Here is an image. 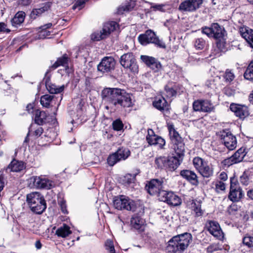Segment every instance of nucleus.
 Segmentation results:
<instances>
[{
    "mask_svg": "<svg viewBox=\"0 0 253 253\" xmlns=\"http://www.w3.org/2000/svg\"><path fill=\"white\" fill-rule=\"evenodd\" d=\"M26 201L31 210L36 214H42L46 208L44 197L39 192H34L27 194Z\"/></svg>",
    "mask_w": 253,
    "mask_h": 253,
    "instance_id": "7ed1b4c3",
    "label": "nucleus"
},
{
    "mask_svg": "<svg viewBox=\"0 0 253 253\" xmlns=\"http://www.w3.org/2000/svg\"><path fill=\"white\" fill-rule=\"evenodd\" d=\"M50 31L46 30L41 29L39 33V38L40 39L46 38L48 36H50Z\"/></svg>",
    "mask_w": 253,
    "mask_h": 253,
    "instance_id": "4d7b16f0",
    "label": "nucleus"
},
{
    "mask_svg": "<svg viewBox=\"0 0 253 253\" xmlns=\"http://www.w3.org/2000/svg\"><path fill=\"white\" fill-rule=\"evenodd\" d=\"M32 0H19V3L21 5L27 6L31 3Z\"/></svg>",
    "mask_w": 253,
    "mask_h": 253,
    "instance_id": "69168bd1",
    "label": "nucleus"
},
{
    "mask_svg": "<svg viewBox=\"0 0 253 253\" xmlns=\"http://www.w3.org/2000/svg\"><path fill=\"white\" fill-rule=\"evenodd\" d=\"M34 116L35 122L38 125H42L47 122L48 116L44 111H40L38 109L36 110Z\"/></svg>",
    "mask_w": 253,
    "mask_h": 253,
    "instance_id": "bb28decb",
    "label": "nucleus"
},
{
    "mask_svg": "<svg viewBox=\"0 0 253 253\" xmlns=\"http://www.w3.org/2000/svg\"><path fill=\"white\" fill-rule=\"evenodd\" d=\"M159 159L161 160L164 167L170 171L176 169L183 160L176 156L168 158L160 156Z\"/></svg>",
    "mask_w": 253,
    "mask_h": 253,
    "instance_id": "9d476101",
    "label": "nucleus"
},
{
    "mask_svg": "<svg viewBox=\"0 0 253 253\" xmlns=\"http://www.w3.org/2000/svg\"><path fill=\"white\" fill-rule=\"evenodd\" d=\"M30 131L35 137H37L41 135V134L43 133V130L41 126H37L36 127L34 128V130H33V128L32 126L30 128Z\"/></svg>",
    "mask_w": 253,
    "mask_h": 253,
    "instance_id": "3c124183",
    "label": "nucleus"
},
{
    "mask_svg": "<svg viewBox=\"0 0 253 253\" xmlns=\"http://www.w3.org/2000/svg\"><path fill=\"white\" fill-rule=\"evenodd\" d=\"M195 168L205 178H209L213 175V169L208 162L199 157H195L193 160Z\"/></svg>",
    "mask_w": 253,
    "mask_h": 253,
    "instance_id": "39448f33",
    "label": "nucleus"
},
{
    "mask_svg": "<svg viewBox=\"0 0 253 253\" xmlns=\"http://www.w3.org/2000/svg\"><path fill=\"white\" fill-rule=\"evenodd\" d=\"M240 32L242 37L253 48V30L247 27H243L240 28Z\"/></svg>",
    "mask_w": 253,
    "mask_h": 253,
    "instance_id": "5701e85b",
    "label": "nucleus"
},
{
    "mask_svg": "<svg viewBox=\"0 0 253 253\" xmlns=\"http://www.w3.org/2000/svg\"><path fill=\"white\" fill-rule=\"evenodd\" d=\"M243 244L249 248L253 247V237L246 236L243 239Z\"/></svg>",
    "mask_w": 253,
    "mask_h": 253,
    "instance_id": "603ef678",
    "label": "nucleus"
},
{
    "mask_svg": "<svg viewBox=\"0 0 253 253\" xmlns=\"http://www.w3.org/2000/svg\"><path fill=\"white\" fill-rule=\"evenodd\" d=\"M130 225L132 228L139 231H142L145 228V221L139 216H133L130 220Z\"/></svg>",
    "mask_w": 253,
    "mask_h": 253,
    "instance_id": "b1692460",
    "label": "nucleus"
},
{
    "mask_svg": "<svg viewBox=\"0 0 253 253\" xmlns=\"http://www.w3.org/2000/svg\"><path fill=\"white\" fill-rule=\"evenodd\" d=\"M130 155V150L126 147H122L117 151L108 156L107 163L110 166H113L118 162L126 160Z\"/></svg>",
    "mask_w": 253,
    "mask_h": 253,
    "instance_id": "423d86ee",
    "label": "nucleus"
},
{
    "mask_svg": "<svg viewBox=\"0 0 253 253\" xmlns=\"http://www.w3.org/2000/svg\"><path fill=\"white\" fill-rule=\"evenodd\" d=\"M107 37L103 30L100 32H94L91 36V39L94 41H99Z\"/></svg>",
    "mask_w": 253,
    "mask_h": 253,
    "instance_id": "49530a36",
    "label": "nucleus"
},
{
    "mask_svg": "<svg viewBox=\"0 0 253 253\" xmlns=\"http://www.w3.org/2000/svg\"><path fill=\"white\" fill-rule=\"evenodd\" d=\"M193 108L195 111L210 113L214 110V106L208 100H197L193 103Z\"/></svg>",
    "mask_w": 253,
    "mask_h": 253,
    "instance_id": "9b49d317",
    "label": "nucleus"
},
{
    "mask_svg": "<svg viewBox=\"0 0 253 253\" xmlns=\"http://www.w3.org/2000/svg\"><path fill=\"white\" fill-rule=\"evenodd\" d=\"M244 78L248 80H253V60L248 65L244 74Z\"/></svg>",
    "mask_w": 253,
    "mask_h": 253,
    "instance_id": "79ce46f5",
    "label": "nucleus"
},
{
    "mask_svg": "<svg viewBox=\"0 0 253 253\" xmlns=\"http://www.w3.org/2000/svg\"><path fill=\"white\" fill-rule=\"evenodd\" d=\"M113 203L114 207L118 210H126L134 211L137 208L135 202L125 195L115 197Z\"/></svg>",
    "mask_w": 253,
    "mask_h": 253,
    "instance_id": "20e7f679",
    "label": "nucleus"
},
{
    "mask_svg": "<svg viewBox=\"0 0 253 253\" xmlns=\"http://www.w3.org/2000/svg\"><path fill=\"white\" fill-rule=\"evenodd\" d=\"M106 249L109 250L110 253H115V250L113 243L111 240H107L105 243Z\"/></svg>",
    "mask_w": 253,
    "mask_h": 253,
    "instance_id": "6e6d98bb",
    "label": "nucleus"
},
{
    "mask_svg": "<svg viewBox=\"0 0 253 253\" xmlns=\"http://www.w3.org/2000/svg\"><path fill=\"white\" fill-rule=\"evenodd\" d=\"M230 108L237 117L241 119H245L249 115L247 106L236 104H231Z\"/></svg>",
    "mask_w": 253,
    "mask_h": 253,
    "instance_id": "a211bd4d",
    "label": "nucleus"
},
{
    "mask_svg": "<svg viewBox=\"0 0 253 253\" xmlns=\"http://www.w3.org/2000/svg\"><path fill=\"white\" fill-rule=\"evenodd\" d=\"M112 126L115 130L119 131L123 128L124 125L120 119H117L113 122Z\"/></svg>",
    "mask_w": 253,
    "mask_h": 253,
    "instance_id": "09e8293b",
    "label": "nucleus"
},
{
    "mask_svg": "<svg viewBox=\"0 0 253 253\" xmlns=\"http://www.w3.org/2000/svg\"><path fill=\"white\" fill-rule=\"evenodd\" d=\"M169 5H159V11H166L167 9H169Z\"/></svg>",
    "mask_w": 253,
    "mask_h": 253,
    "instance_id": "338daca9",
    "label": "nucleus"
},
{
    "mask_svg": "<svg viewBox=\"0 0 253 253\" xmlns=\"http://www.w3.org/2000/svg\"><path fill=\"white\" fill-rule=\"evenodd\" d=\"M53 98V96L49 94H45L41 97V104L44 107L48 108L50 103Z\"/></svg>",
    "mask_w": 253,
    "mask_h": 253,
    "instance_id": "a19ab883",
    "label": "nucleus"
},
{
    "mask_svg": "<svg viewBox=\"0 0 253 253\" xmlns=\"http://www.w3.org/2000/svg\"><path fill=\"white\" fill-rule=\"evenodd\" d=\"M25 168V164L22 161H18L13 160L8 165V169L11 171L18 172L22 170Z\"/></svg>",
    "mask_w": 253,
    "mask_h": 253,
    "instance_id": "7c9ffc66",
    "label": "nucleus"
},
{
    "mask_svg": "<svg viewBox=\"0 0 253 253\" xmlns=\"http://www.w3.org/2000/svg\"><path fill=\"white\" fill-rule=\"evenodd\" d=\"M140 59L147 66L157 71L158 63L156 58L147 55H141Z\"/></svg>",
    "mask_w": 253,
    "mask_h": 253,
    "instance_id": "393cba45",
    "label": "nucleus"
},
{
    "mask_svg": "<svg viewBox=\"0 0 253 253\" xmlns=\"http://www.w3.org/2000/svg\"><path fill=\"white\" fill-rule=\"evenodd\" d=\"M202 33L208 37H212L211 26V27H205L202 28Z\"/></svg>",
    "mask_w": 253,
    "mask_h": 253,
    "instance_id": "bf43d9fd",
    "label": "nucleus"
},
{
    "mask_svg": "<svg viewBox=\"0 0 253 253\" xmlns=\"http://www.w3.org/2000/svg\"><path fill=\"white\" fill-rule=\"evenodd\" d=\"M203 3V0H185L179 6V9L181 11L193 12L199 8Z\"/></svg>",
    "mask_w": 253,
    "mask_h": 253,
    "instance_id": "f8f14e48",
    "label": "nucleus"
},
{
    "mask_svg": "<svg viewBox=\"0 0 253 253\" xmlns=\"http://www.w3.org/2000/svg\"><path fill=\"white\" fill-rule=\"evenodd\" d=\"M208 231L214 237L218 239H221L223 237V233L221 229L219 224L215 221H208L206 224Z\"/></svg>",
    "mask_w": 253,
    "mask_h": 253,
    "instance_id": "2eb2a0df",
    "label": "nucleus"
},
{
    "mask_svg": "<svg viewBox=\"0 0 253 253\" xmlns=\"http://www.w3.org/2000/svg\"><path fill=\"white\" fill-rule=\"evenodd\" d=\"M120 62L122 66L125 68H128L133 72L137 71L138 66L132 53L128 52L123 54L121 57Z\"/></svg>",
    "mask_w": 253,
    "mask_h": 253,
    "instance_id": "1a4fd4ad",
    "label": "nucleus"
},
{
    "mask_svg": "<svg viewBox=\"0 0 253 253\" xmlns=\"http://www.w3.org/2000/svg\"><path fill=\"white\" fill-rule=\"evenodd\" d=\"M34 184L38 188L49 189L54 186V183L45 177H35L34 179Z\"/></svg>",
    "mask_w": 253,
    "mask_h": 253,
    "instance_id": "6ab92c4d",
    "label": "nucleus"
},
{
    "mask_svg": "<svg viewBox=\"0 0 253 253\" xmlns=\"http://www.w3.org/2000/svg\"><path fill=\"white\" fill-rule=\"evenodd\" d=\"M72 233L70 228L67 225L64 224L59 227L55 232V235L59 237L66 238Z\"/></svg>",
    "mask_w": 253,
    "mask_h": 253,
    "instance_id": "c756f323",
    "label": "nucleus"
},
{
    "mask_svg": "<svg viewBox=\"0 0 253 253\" xmlns=\"http://www.w3.org/2000/svg\"><path fill=\"white\" fill-rule=\"evenodd\" d=\"M146 140L150 145H156L158 143V136L154 134L152 129H149Z\"/></svg>",
    "mask_w": 253,
    "mask_h": 253,
    "instance_id": "e433bc0d",
    "label": "nucleus"
},
{
    "mask_svg": "<svg viewBox=\"0 0 253 253\" xmlns=\"http://www.w3.org/2000/svg\"><path fill=\"white\" fill-rule=\"evenodd\" d=\"M246 155L245 149H238L232 156L225 159L223 164L228 167L241 162Z\"/></svg>",
    "mask_w": 253,
    "mask_h": 253,
    "instance_id": "dca6fc26",
    "label": "nucleus"
},
{
    "mask_svg": "<svg viewBox=\"0 0 253 253\" xmlns=\"http://www.w3.org/2000/svg\"><path fill=\"white\" fill-rule=\"evenodd\" d=\"M168 128L169 132L170 139L172 144L183 141V139L181 137L179 133L176 130L174 125L168 124Z\"/></svg>",
    "mask_w": 253,
    "mask_h": 253,
    "instance_id": "4be33fe9",
    "label": "nucleus"
},
{
    "mask_svg": "<svg viewBox=\"0 0 253 253\" xmlns=\"http://www.w3.org/2000/svg\"><path fill=\"white\" fill-rule=\"evenodd\" d=\"M240 182L245 185H247L252 180V175L249 171H245L240 177Z\"/></svg>",
    "mask_w": 253,
    "mask_h": 253,
    "instance_id": "37998d69",
    "label": "nucleus"
},
{
    "mask_svg": "<svg viewBox=\"0 0 253 253\" xmlns=\"http://www.w3.org/2000/svg\"><path fill=\"white\" fill-rule=\"evenodd\" d=\"M223 78L225 83H230L234 80L235 76L232 70L228 69L223 75Z\"/></svg>",
    "mask_w": 253,
    "mask_h": 253,
    "instance_id": "58836bf2",
    "label": "nucleus"
},
{
    "mask_svg": "<svg viewBox=\"0 0 253 253\" xmlns=\"http://www.w3.org/2000/svg\"><path fill=\"white\" fill-rule=\"evenodd\" d=\"M218 250L217 245L215 244H212L210 245L207 249V252L212 253L214 251H216Z\"/></svg>",
    "mask_w": 253,
    "mask_h": 253,
    "instance_id": "680f3d73",
    "label": "nucleus"
},
{
    "mask_svg": "<svg viewBox=\"0 0 253 253\" xmlns=\"http://www.w3.org/2000/svg\"><path fill=\"white\" fill-rule=\"evenodd\" d=\"M26 108H27V111L28 112V113L29 114H32V113L35 114V110H34V106H33V104H29L27 105Z\"/></svg>",
    "mask_w": 253,
    "mask_h": 253,
    "instance_id": "0e129e2a",
    "label": "nucleus"
},
{
    "mask_svg": "<svg viewBox=\"0 0 253 253\" xmlns=\"http://www.w3.org/2000/svg\"><path fill=\"white\" fill-rule=\"evenodd\" d=\"M87 0H77L74 5L73 6V9H75L76 8H78L79 10H80L83 7L85 2H86Z\"/></svg>",
    "mask_w": 253,
    "mask_h": 253,
    "instance_id": "5fc2aeb1",
    "label": "nucleus"
},
{
    "mask_svg": "<svg viewBox=\"0 0 253 253\" xmlns=\"http://www.w3.org/2000/svg\"><path fill=\"white\" fill-rule=\"evenodd\" d=\"M69 58L66 54H64L62 57L57 59V61L51 67L52 69H55L60 66H62L65 68L66 70L68 69V62Z\"/></svg>",
    "mask_w": 253,
    "mask_h": 253,
    "instance_id": "c85d7f7f",
    "label": "nucleus"
},
{
    "mask_svg": "<svg viewBox=\"0 0 253 253\" xmlns=\"http://www.w3.org/2000/svg\"><path fill=\"white\" fill-rule=\"evenodd\" d=\"M221 139L224 145L230 150L234 149L237 146L236 137L230 132H223Z\"/></svg>",
    "mask_w": 253,
    "mask_h": 253,
    "instance_id": "f3484780",
    "label": "nucleus"
},
{
    "mask_svg": "<svg viewBox=\"0 0 253 253\" xmlns=\"http://www.w3.org/2000/svg\"><path fill=\"white\" fill-rule=\"evenodd\" d=\"M215 188L216 192H220L225 190V185L223 182L218 181L215 184Z\"/></svg>",
    "mask_w": 253,
    "mask_h": 253,
    "instance_id": "864d4df0",
    "label": "nucleus"
},
{
    "mask_svg": "<svg viewBox=\"0 0 253 253\" xmlns=\"http://www.w3.org/2000/svg\"><path fill=\"white\" fill-rule=\"evenodd\" d=\"M52 3L51 2H47L42 4V6L39 8L34 9L31 13L30 16L33 19H36L38 16L41 15L42 13L48 10Z\"/></svg>",
    "mask_w": 253,
    "mask_h": 253,
    "instance_id": "a878e982",
    "label": "nucleus"
},
{
    "mask_svg": "<svg viewBox=\"0 0 253 253\" xmlns=\"http://www.w3.org/2000/svg\"><path fill=\"white\" fill-rule=\"evenodd\" d=\"M159 110L163 111L165 114L169 112V106L164 98L162 99L159 98Z\"/></svg>",
    "mask_w": 253,
    "mask_h": 253,
    "instance_id": "a18cd8bd",
    "label": "nucleus"
},
{
    "mask_svg": "<svg viewBox=\"0 0 253 253\" xmlns=\"http://www.w3.org/2000/svg\"><path fill=\"white\" fill-rule=\"evenodd\" d=\"M116 62L112 57H104L97 66L98 70L102 73L109 72L115 68Z\"/></svg>",
    "mask_w": 253,
    "mask_h": 253,
    "instance_id": "4468645a",
    "label": "nucleus"
},
{
    "mask_svg": "<svg viewBox=\"0 0 253 253\" xmlns=\"http://www.w3.org/2000/svg\"><path fill=\"white\" fill-rule=\"evenodd\" d=\"M166 141L165 140L159 136V153L166 154L168 155L169 151V147L168 148L165 147Z\"/></svg>",
    "mask_w": 253,
    "mask_h": 253,
    "instance_id": "c03bdc74",
    "label": "nucleus"
},
{
    "mask_svg": "<svg viewBox=\"0 0 253 253\" xmlns=\"http://www.w3.org/2000/svg\"><path fill=\"white\" fill-rule=\"evenodd\" d=\"M206 42L203 38H198L194 42V46L197 49L202 50L206 45Z\"/></svg>",
    "mask_w": 253,
    "mask_h": 253,
    "instance_id": "de8ad7c7",
    "label": "nucleus"
},
{
    "mask_svg": "<svg viewBox=\"0 0 253 253\" xmlns=\"http://www.w3.org/2000/svg\"><path fill=\"white\" fill-rule=\"evenodd\" d=\"M181 176L189 181L192 185L198 186L199 181L196 173L193 171L184 169L180 171Z\"/></svg>",
    "mask_w": 253,
    "mask_h": 253,
    "instance_id": "aec40b11",
    "label": "nucleus"
},
{
    "mask_svg": "<svg viewBox=\"0 0 253 253\" xmlns=\"http://www.w3.org/2000/svg\"><path fill=\"white\" fill-rule=\"evenodd\" d=\"M135 5L134 1L130 0L129 2L125 5H123L118 9V13L119 14H123L125 11H128L132 10Z\"/></svg>",
    "mask_w": 253,
    "mask_h": 253,
    "instance_id": "4c0bfd02",
    "label": "nucleus"
},
{
    "mask_svg": "<svg viewBox=\"0 0 253 253\" xmlns=\"http://www.w3.org/2000/svg\"><path fill=\"white\" fill-rule=\"evenodd\" d=\"M56 135V133L52 130H47L44 135L45 140L47 142L52 141L55 137Z\"/></svg>",
    "mask_w": 253,
    "mask_h": 253,
    "instance_id": "8fccbe9b",
    "label": "nucleus"
},
{
    "mask_svg": "<svg viewBox=\"0 0 253 253\" xmlns=\"http://www.w3.org/2000/svg\"><path fill=\"white\" fill-rule=\"evenodd\" d=\"M159 200L172 206H178L181 204L179 197L172 192L159 190Z\"/></svg>",
    "mask_w": 253,
    "mask_h": 253,
    "instance_id": "0eeeda50",
    "label": "nucleus"
},
{
    "mask_svg": "<svg viewBox=\"0 0 253 253\" xmlns=\"http://www.w3.org/2000/svg\"><path fill=\"white\" fill-rule=\"evenodd\" d=\"M173 149L176 156L183 160L185 152V147L184 141L173 144Z\"/></svg>",
    "mask_w": 253,
    "mask_h": 253,
    "instance_id": "cd10ccee",
    "label": "nucleus"
},
{
    "mask_svg": "<svg viewBox=\"0 0 253 253\" xmlns=\"http://www.w3.org/2000/svg\"><path fill=\"white\" fill-rule=\"evenodd\" d=\"M43 81L45 82V86L48 91L52 94L60 93L63 91L65 86L62 85L60 86H57L55 84H51L50 82V79L49 76L44 77Z\"/></svg>",
    "mask_w": 253,
    "mask_h": 253,
    "instance_id": "412c9836",
    "label": "nucleus"
},
{
    "mask_svg": "<svg viewBox=\"0 0 253 253\" xmlns=\"http://www.w3.org/2000/svg\"><path fill=\"white\" fill-rule=\"evenodd\" d=\"M138 40L142 45H146L151 43L158 44L157 43L158 40L156 37V35L151 30H148L144 33L139 35Z\"/></svg>",
    "mask_w": 253,
    "mask_h": 253,
    "instance_id": "ddd939ff",
    "label": "nucleus"
},
{
    "mask_svg": "<svg viewBox=\"0 0 253 253\" xmlns=\"http://www.w3.org/2000/svg\"><path fill=\"white\" fill-rule=\"evenodd\" d=\"M177 86L174 85L173 86L169 84L165 86V90L166 92L167 96L169 97H171L176 96L177 94Z\"/></svg>",
    "mask_w": 253,
    "mask_h": 253,
    "instance_id": "ea45409f",
    "label": "nucleus"
},
{
    "mask_svg": "<svg viewBox=\"0 0 253 253\" xmlns=\"http://www.w3.org/2000/svg\"><path fill=\"white\" fill-rule=\"evenodd\" d=\"M191 210L192 213L196 217H199L203 214V211L201 209V204L200 202H193L191 203Z\"/></svg>",
    "mask_w": 253,
    "mask_h": 253,
    "instance_id": "c9c22d12",
    "label": "nucleus"
},
{
    "mask_svg": "<svg viewBox=\"0 0 253 253\" xmlns=\"http://www.w3.org/2000/svg\"><path fill=\"white\" fill-rule=\"evenodd\" d=\"M102 99L111 108H125L133 106L131 95L119 88H105L101 92Z\"/></svg>",
    "mask_w": 253,
    "mask_h": 253,
    "instance_id": "f257e3e1",
    "label": "nucleus"
},
{
    "mask_svg": "<svg viewBox=\"0 0 253 253\" xmlns=\"http://www.w3.org/2000/svg\"><path fill=\"white\" fill-rule=\"evenodd\" d=\"M6 24L4 22H0V32L9 33L10 30L6 28Z\"/></svg>",
    "mask_w": 253,
    "mask_h": 253,
    "instance_id": "e2e57ef3",
    "label": "nucleus"
},
{
    "mask_svg": "<svg viewBox=\"0 0 253 253\" xmlns=\"http://www.w3.org/2000/svg\"><path fill=\"white\" fill-rule=\"evenodd\" d=\"M118 24L115 21H111L105 23L102 30L107 37L112 32L115 31L118 27Z\"/></svg>",
    "mask_w": 253,
    "mask_h": 253,
    "instance_id": "72a5a7b5",
    "label": "nucleus"
},
{
    "mask_svg": "<svg viewBox=\"0 0 253 253\" xmlns=\"http://www.w3.org/2000/svg\"><path fill=\"white\" fill-rule=\"evenodd\" d=\"M158 180L153 179L148 182L146 185V189L149 194L152 195L157 193L158 190Z\"/></svg>",
    "mask_w": 253,
    "mask_h": 253,
    "instance_id": "2f4dec72",
    "label": "nucleus"
},
{
    "mask_svg": "<svg viewBox=\"0 0 253 253\" xmlns=\"http://www.w3.org/2000/svg\"><path fill=\"white\" fill-rule=\"evenodd\" d=\"M25 13L23 11H18L11 19L12 25L14 27H17L20 25L24 21Z\"/></svg>",
    "mask_w": 253,
    "mask_h": 253,
    "instance_id": "473e14b6",
    "label": "nucleus"
},
{
    "mask_svg": "<svg viewBox=\"0 0 253 253\" xmlns=\"http://www.w3.org/2000/svg\"><path fill=\"white\" fill-rule=\"evenodd\" d=\"M212 37L218 39L222 38L223 36L222 30L221 27L218 23H213L211 24Z\"/></svg>",
    "mask_w": 253,
    "mask_h": 253,
    "instance_id": "f704fd0d",
    "label": "nucleus"
},
{
    "mask_svg": "<svg viewBox=\"0 0 253 253\" xmlns=\"http://www.w3.org/2000/svg\"><path fill=\"white\" fill-rule=\"evenodd\" d=\"M224 93L228 97H231L235 94V90L230 87H226L223 89Z\"/></svg>",
    "mask_w": 253,
    "mask_h": 253,
    "instance_id": "13d9d810",
    "label": "nucleus"
},
{
    "mask_svg": "<svg viewBox=\"0 0 253 253\" xmlns=\"http://www.w3.org/2000/svg\"><path fill=\"white\" fill-rule=\"evenodd\" d=\"M244 196L243 191L236 180L231 178L230 192L228 198L233 202L239 201Z\"/></svg>",
    "mask_w": 253,
    "mask_h": 253,
    "instance_id": "6e6552de",
    "label": "nucleus"
},
{
    "mask_svg": "<svg viewBox=\"0 0 253 253\" xmlns=\"http://www.w3.org/2000/svg\"><path fill=\"white\" fill-rule=\"evenodd\" d=\"M192 240V235L188 233L175 236L169 241L166 251L168 253H182Z\"/></svg>",
    "mask_w": 253,
    "mask_h": 253,
    "instance_id": "f03ea898",
    "label": "nucleus"
},
{
    "mask_svg": "<svg viewBox=\"0 0 253 253\" xmlns=\"http://www.w3.org/2000/svg\"><path fill=\"white\" fill-rule=\"evenodd\" d=\"M59 204L60 205L62 212L64 214L68 213L65 201L64 200H62L59 202Z\"/></svg>",
    "mask_w": 253,
    "mask_h": 253,
    "instance_id": "052dcab7",
    "label": "nucleus"
},
{
    "mask_svg": "<svg viewBox=\"0 0 253 253\" xmlns=\"http://www.w3.org/2000/svg\"><path fill=\"white\" fill-rule=\"evenodd\" d=\"M219 178L220 179L225 181L227 179V175L224 172H222L219 175Z\"/></svg>",
    "mask_w": 253,
    "mask_h": 253,
    "instance_id": "774afa93",
    "label": "nucleus"
}]
</instances>
